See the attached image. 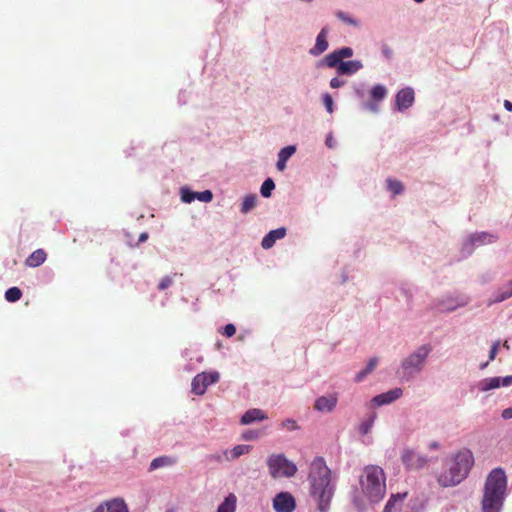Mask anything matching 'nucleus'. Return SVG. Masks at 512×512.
<instances>
[{
	"instance_id": "4468645a",
	"label": "nucleus",
	"mask_w": 512,
	"mask_h": 512,
	"mask_svg": "<svg viewBox=\"0 0 512 512\" xmlns=\"http://www.w3.org/2000/svg\"><path fill=\"white\" fill-rule=\"evenodd\" d=\"M93 512H129L123 499L115 498L99 505Z\"/></svg>"
},
{
	"instance_id": "bb28decb",
	"label": "nucleus",
	"mask_w": 512,
	"mask_h": 512,
	"mask_svg": "<svg viewBox=\"0 0 512 512\" xmlns=\"http://www.w3.org/2000/svg\"><path fill=\"white\" fill-rule=\"evenodd\" d=\"M237 498L234 494H229L218 507L217 512H235Z\"/></svg>"
},
{
	"instance_id": "f8f14e48",
	"label": "nucleus",
	"mask_w": 512,
	"mask_h": 512,
	"mask_svg": "<svg viewBox=\"0 0 512 512\" xmlns=\"http://www.w3.org/2000/svg\"><path fill=\"white\" fill-rule=\"evenodd\" d=\"M273 507L276 512H293L295 500L288 492H280L273 500Z\"/></svg>"
},
{
	"instance_id": "e2e57ef3",
	"label": "nucleus",
	"mask_w": 512,
	"mask_h": 512,
	"mask_svg": "<svg viewBox=\"0 0 512 512\" xmlns=\"http://www.w3.org/2000/svg\"><path fill=\"white\" fill-rule=\"evenodd\" d=\"M416 3H422L424 0H414Z\"/></svg>"
},
{
	"instance_id": "49530a36",
	"label": "nucleus",
	"mask_w": 512,
	"mask_h": 512,
	"mask_svg": "<svg viewBox=\"0 0 512 512\" xmlns=\"http://www.w3.org/2000/svg\"><path fill=\"white\" fill-rule=\"evenodd\" d=\"M401 293L406 297L408 301L412 299L413 293L412 290L408 287H401Z\"/></svg>"
},
{
	"instance_id": "e433bc0d",
	"label": "nucleus",
	"mask_w": 512,
	"mask_h": 512,
	"mask_svg": "<svg viewBox=\"0 0 512 512\" xmlns=\"http://www.w3.org/2000/svg\"><path fill=\"white\" fill-rule=\"evenodd\" d=\"M196 199L201 202H210L213 199V194L210 190H205L202 192H196Z\"/></svg>"
},
{
	"instance_id": "cd10ccee",
	"label": "nucleus",
	"mask_w": 512,
	"mask_h": 512,
	"mask_svg": "<svg viewBox=\"0 0 512 512\" xmlns=\"http://www.w3.org/2000/svg\"><path fill=\"white\" fill-rule=\"evenodd\" d=\"M176 462L175 458L169 456H161L152 460L150 463V470H155L161 467L172 466Z\"/></svg>"
},
{
	"instance_id": "79ce46f5",
	"label": "nucleus",
	"mask_w": 512,
	"mask_h": 512,
	"mask_svg": "<svg viewBox=\"0 0 512 512\" xmlns=\"http://www.w3.org/2000/svg\"><path fill=\"white\" fill-rule=\"evenodd\" d=\"M499 347H500L499 341H496L493 343V345L491 346L490 351H489V361H493L495 359L497 352L499 350Z\"/></svg>"
},
{
	"instance_id": "1a4fd4ad",
	"label": "nucleus",
	"mask_w": 512,
	"mask_h": 512,
	"mask_svg": "<svg viewBox=\"0 0 512 512\" xmlns=\"http://www.w3.org/2000/svg\"><path fill=\"white\" fill-rule=\"evenodd\" d=\"M401 462L408 471H419L428 463L427 456L411 448H404L401 452Z\"/></svg>"
},
{
	"instance_id": "de8ad7c7",
	"label": "nucleus",
	"mask_w": 512,
	"mask_h": 512,
	"mask_svg": "<svg viewBox=\"0 0 512 512\" xmlns=\"http://www.w3.org/2000/svg\"><path fill=\"white\" fill-rule=\"evenodd\" d=\"M344 81L339 79V78H333L331 81H330V86L332 88H339L340 86L344 85Z\"/></svg>"
},
{
	"instance_id": "c85d7f7f",
	"label": "nucleus",
	"mask_w": 512,
	"mask_h": 512,
	"mask_svg": "<svg viewBox=\"0 0 512 512\" xmlns=\"http://www.w3.org/2000/svg\"><path fill=\"white\" fill-rule=\"evenodd\" d=\"M387 88L382 84H377L370 90V97L374 101H383L387 96Z\"/></svg>"
},
{
	"instance_id": "338daca9",
	"label": "nucleus",
	"mask_w": 512,
	"mask_h": 512,
	"mask_svg": "<svg viewBox=\"0 0 512 512\" xmlns=\"http://www.w3.org/2000/svg\"><path fill=\"white\" fill-rule=\"evenodd\" d=\"M0 512H4L3 510H0Z\"/></svg>"
},
{
	"instance_id": "dca6fc26",
	"label": "nucleus",
	"mask_w": 512,
	"mask_h": 512,
	"mask_svg": "<svg viewBox=\"0 0 512 512\" xmlns=\"http://www.w3.org/2000/svg\"><path fill=\"white\" fill-rule=\"evenodd\" d=\"M327 34L328 29L326 27L322 28L320 33L318 34L316 38V43L313 48L310 49V54L312 55H320L328 48V41H327Z\"/></svg>"
},
{
	"instance_id": "f257e3e1",
	"label": "nucleus",
	"mask_w": 512,
	"mask_h": 512,
	"mask_svg": "<svg viewBox=\"0 0 512 512\" xmlns=\"http://www.w3.org/2000/svg\"><path fill=\"white\" fill-rule=\"evenodd\" d=\"M508 496V478L503 468L492 469L483 484L481 512H502Z\"/></svg>"
},
{
	"instance_id": "4be33fe9",
	"label": "nucleus",
	"mask_w": 512,
	"mask_h": 512,
	"mask_svg": "<svg viewBox=\"0 0 512 512\" xmlns=\"http://www.w3.org/2000/svg\"><path fill=\"white\" fill-rule=\"evenodd\" d=\"M406 496V492L392 494L389 500L387 501L383 512H396L397 510H399Z\"/></svg>"
},
{
	"instance_id": "4d7b16f0",
	"label": "nucleus",
	"mask_w": 512,
	"mask_h": 512,
	"mask_svg": "<svg viewBox=\"0 0 512 512\" xmlns=\"http://www.w3.org/2000/svg\"><path fill=\"white\" fill-rule=\"evenodd\" d=\"M338 16H339L341 19H343L344 21L348 22V23L352 22V20H351L350 18H346V17H344V15H343L341 12H340V13H338Z\"/></svg>"
},
{
	"instance_id": "7c9ffc66",
	"label": "nucleus",
	"mask_w": 512,
	"mask_h": 512,
	"mask_svg": "<svg viewBox=\"0 0 512 512\" xmlns=\"http://www.w3.org/2000/svg\"><path fill=\"white\" fill-rule=\"evenodd\" d=\"M256 204H257V196L255 194L247 195L243 199L240 211L243 214H246L249 211H251L252 209H254Z\"/></svg>"
},
{
	"instance_id": "a19ab883",
	"label": "nucleus",
	"mask_w": 512,
	"mask_h": 512,
	"mask_svg": "<svg viewBox=\"0 0 512 512\" xmlns=\"http://www.w3.org/2000/svg\"><path fill=\"white\" fill-rule=\"evenodd\" d=\"M324 105L329 113L333 112V99L329 94H325L323 97Z\"/></svg>"
},
{
	"instance_id": "9b49d317",
	"label": "nucleus",
	"mask_w": 512,
	"mask_h": 512,
	"mask_svg": "<svg viewBox=\"0 0 512 512\" xmlns=\"http://www.w3.org/2000/svg\"><path fill=\"white\" fill-rule=\"evenodd\" d=\"M415 102V92L412 87H405L400 89L395 95L393 109L398 112H405L413 106Z\"/></svg>"
},
{
	"instance_id": "f3484780",
	"label": "nucleus",
	"mask_w": 512,
	"mask_h": 512,
	"mask_svg": "<svg viewBox=\"0 0 512 512\" xmlns=\"http://www.w3.org/2000/svg\"><path fill=\"white\" fill-rule=\"evenodd\" d=\"M512 297V292L507 284L499 287L488 299L487 305L492 306L494 304L501 303Z\"/></svg>"
},
{
	"instance_id": "f03ea898",
	"label": "nucleus",
	"mask_w": 512,
	"mask_h": 512,
	"mask_svg": "<svg viewBox=\"0 0 512 512\" xmlns=\"http://www.w3.org/2000/svg\"><path fill=\"white\" fill-rule=\"evenodd\" d=\"M474 465V455L470 449L464 448L446 460L442 471L437 477L441 487H455L469 475Z\"/></svg>"
},
{
	"instance_id": "aec40b11",
	"label": "nucleus",
	"mask_w": 512,
	"mask_h": 512,
	"mask_svg": "<svg viewBox=\"0 0 512 512\" xmlns=\"http://www.w3.org/2000/svg\"><path fill=\"white\" fill-rule=\"evenodd\" d=\"M265 419H267V415L261 409L253 408L244 413L240 422L243 425H249L255 421H262Z\"/></svg>"
},
{
	"instance_id": "423d86ee",
	"label": "nucleus",
	"mask_w": 512,
	"mask_h": 512,
	"mask_svg": "<svg viewBox=\"0 0 512 512\" xmlns=\"http://www.w3.org/2000/svg\"><path fill=\"white\" fill-rule=\"evenodd\" d=\"M470 301L471 299L468 295L454 292L434 299L430 305V309L440 313H450L468 305Z\"/></svg>"
},
{
	"instance_id": "6e6552de",
	"label": "nucleus",
	"mask_w": 512,
	"mask_h": 512,
	"mask_svg": "<svg viewBox=\"0 0 512 512\" xmlns=\"http://www.w3.org/2000/svg\"><path fill=\"white\" fill-rule=\"evenodd\" d=\"M270 475L272 478L280 476L292 477L297 472L296 465L289 461L284 454H272L267 460Z\"/></svg>"
},
{
	"instance_id": "7ed1b4c3",
	"label": "nucleus",
	"mask_w": 512,
	"mask_h": 512,
	"mask_svg": "<svg viewBox=\"0 0 512 512\" xmlns=\"http://www.w3.org/2000/svg\"><path fill=\"white\" fill-rule=\"evenodd\" d=\"M309 481L311 496L317 501L319 510L325 512L333 495V486L331 471L323 458L317 457L312 461Z\"/></svg>"
},
{
	"instance_id": "c03bdc74",
	"label": "nucleus",
	"mask_w": 512,
	"mask_h": 512,
	"mask_svg": "<svg viewBox=\"0 0 512 512\" xmlns=\"http://www.w3.org/2000/svg\"><path fill=\"white\" fill-rule=\"evenodd\" d=\"M283 427H287L289 430H295L297 429V424L292 419H287L282 423Z\"/></svg>"
},
{
	"instance_id": "69168bd1",
	"label": "nucleus",
	"mask_w": 512,
	"mask_h": 512,
	"mask_svg": "<svg viewBox=\"0 0 512 512\" xmlns=\"http://www.w3.org/2000/svg\"><path fill=\"white\" fill-rule=\"evenodd\" d=\"M167 512H175V511H173V510H170V511H167Z\"/></svg>"
},
{
	"instance_id": "39448f33",
	"label": "nucleus",
	"mask_w": 512,
	"mask_h": 512,
	"mask_svg": "<svg viewBox=\"0 0 512 512\" xmlns=\"http://www.w3.org/2000/svg\"><path fill=\"white\" fill-rule=\"evenodd\" d=\"M360 484L364 495L370 504L380 502L386 493L385 474L379 466H367L360 477Z\"/></svg>"
},
{
	"instance_id": "6ab92c4d",
	"label": "nucleus",
	"mask_w": 512,
	"mask_h": 512,
	"mask_svg": "<svg viewBox=\"0 0 512 512\" xmlns=\"http://www.w3.org/2000/svg\"><path fill=\"white\" fill-rule=\"evenodd\" d=\"M337 402V398L334 395L321 396L315 401V409L320 412H330L333 410Z\"/></svg>"
},
{
	"instance_id": "0e129e2a",
	"label": "nucleus",
	"mask_w": 512,
	"mask_h": 512,
	"mask_svg": "<svg viewBox=\"0 0 512 512\" xmlns=\"http://www.w3.org/2000/svg\"><path fill=\"white\" fill-rule=\"evenodd\" d=\"M353 24H354V26H356V25H357V21H356L355 19H354V21H353Z\"/></svg>"
},
{
	"instance_id": "2f4dec72",
	"label": "nucleus",
	"mask_w": 512,
	"mask_h": 512,
	"mask_svg": "<svg viewBox=\"0 0 512 512\" xmlns=\"http://www.w3.org/2000/svg\"><path fill=\"white\" fill-rule=\"evenodd\" d=\"M387 188L388 190L395 196L399 195L404 191L403 184L396 179L388 178L387 179Z\"/></svg>"
},
{
	"instance_id": "393cba45",
	"label": "nucleus",
	"mask_w": 512,
	"mask_h": 512,
	"mask_svg": "<svg viewBox=\"0 0 512 512\" xmlns=\"http://www.w3.org/2000/svg\"><path fill=\"white\" fill-rule=\"evenodd\" d=\"M499 387V377L484 378L477 383V388L480 392H488Z\"/></svg>"
},
{
	"instance_id": "8fccbe9b",
	"label": "nucleus",
	"mask_w": 512,
	"mask_h": 512,
	"mask_svg": "<svg viewBox=\"0 0 512 512\" xmlns=\"http://www.w3.org/2000/svg\"><path fill=\"white\" fill-rule=\"evenodd\" d=\"M257 433H255L254 431H247L246 433L243 434V438L245 440H254L257 438Z\"/></svg>"
},
{
	"instance_id": "603ef678",
	"label": "nucleus",
	"mask_w": 512,
	"mask_h": 512,
	"mask_svg": "<svg viewBox=\"0 0 512 512\" xmlns=\"http://www.w3.org/2000/svg\"><path fill=\"white\" fill-rule=\"evenodd\" d=\"M363 67L359 60H354V73Z\"/></svg>"
},
{
	"instance_id": "473e14b6",
	"label": "nucleus",
	"mask_w": 512,
	"mask_h": 512,
	"mask_svg": "<svg viewBox=\"0 0 512 512\" xmlns=\"http://www.w3.org/2000/svg\"><path fill=\"white\" fill-rule=\"evenodd\" d=\"M475 243L473 242V240L471 239L470 236H468L462 243V247H461V254L464 258L466 257H469L474 249H475Z\"/></svg>"
},
{
	"instance_id": "09e8293b",
	"label": "nucleus",
	"mask_w": 512,
	"mask_h": 512,
	"mask_svg": "<svg viewBox=\"0 0 512 512\" xmlns=\"http://www.w3.org/2000/svg\"><path fill=\"white\" fill-rule=\"evenodd\" d=\"M354 504L356 505L357 509H358V512H370L372 510V507L369 505H362V504H359V503H355Z\"/></svg>"
},
{
	"instance_id": "680f3d73",
	"label": "nucleus",
	"mask_w": 512,
	"mask_h": 512,
	"mask_svg": "<svg viewBox=\"0 0 512 512\" xmlns=\"http://www.w3.org/2000/svg\"><path fill=\"white\" fill-rule=\"evenodd\" d=\"M506 284H507V286L509 287V289L512 292V279L508 283H506Z\"/></svg>"
},
{
	"instance_id": "a211bd4d",
	"label": "nucleus",
	"mask_w": 512,
	"mask_h": 512,
	"mask_svg": "<svg viewBox=\"0 0 512 512\" xmlns=\"http://www.w3.org/2000/svg\"><path fill=\"white\" fill-rule=\"evenodd\" d=\"M286 235V229L284 227L271 230L263 239L261 242V245L264 249L271 248L276 240L284 238Z\"/></svg>"
},
{
	"instance_id": "ddd939ff",
	"label": "nucleus",
	"mask_w": 512,
	"mask_h": 512,
	"mask_svg": "<svg viewBox=\"0 0 512 512\" xmlns=\"http://www.w3.org/2000/svg\"><path fill=\"white\" fill-rule=\"evenodd\" d=\"M403 395V390L401 388H394L387 392L376 395L372 398L371 402L375 406H383L388 405L399 399Z\"/></svg>"
},
{
	"instance_id": "37998d69",
	"label": "nucleus",
	"mask_w": 512,
	"mask_h": 512,
	"mask_svg": "<svg viewBox=\"0 0 512 512\" xmlns=\"http://www.w3.org/2000/svg\"><path fill=\"white\" fill-rule=\"evenodd\" d=\"M500 387H508L512 385V375L505 376V377H499Z\"/></svg>"
},
{
	"instance_id": "c9c22d12",
	"label": "nucleus",
	"mask_w": 512,
	"mask_h": 512,
	"mask_svg": "<svg viewBox=\"0 0 512 512\" xmlns=\"http://www.w3.org/2000/svg\"><path fill=\"white\" fill-rule=\"evenodd\" d=\"M181 199L185 203H191L196 199V192L190 191L189 189H181Z\"/></svg>"
},
{
	"instance_id": "864d4df0",
	"label": "nucleus",
	"mask_w": 512,
	"mask_h": 512,
	"mask_svg": "<svg viewBox=\"0 0 512 512\" xmlns=\"http://www.w3.org/2000/svg\"><path fill=\"white\" fill-rule=\"evenodd\" d=\"M147 239H148V233L143 232V233L140 234V236H139V242L140 243L145 242Z\"/></svg>"
},
{
	"instance_id": "6e6d98bb",
	"label": "nucleus",
	"mask_w": 512,
	"mask_h": 512,
	"mask_svg": "<svg viewBox=\"0 0 512 512\" xmlns=\"http://www.w3.org/2000/svg\"><path fill=\"white\" fill-rule=\"evenodd\" d=\"M439 447H440V445H439V443H438V442H436V441H433V442H431V443L429 444V449H430V450H436V449H438Z\"/></svg>"
},
{
	"instance_id": "9d476101",
	"label": "nucleus",
	"mask_w": 512,
	"mask_h": 512,
	"mask_svg": "<svg viewBox=\"0 0 512 512\" xmlns=\"http://www.w3.org/2000/svg\"><path fill=\"white\" fill-rule=\"evenodd\" d=\"M219 378L220 375L216 371L197 374L191 383L192 393L195 395H203L210 385L219 381Z\"/></svg>"
},
{
	"instance_id": "13d9d810",
	"label": "nucleus",
	"mask_w": 512,
	"mask_h": 512,
	"mask_svg": "<svg viewBox=\"0 0 512 512\" xmlns=\"http://www.w3.org/2000/svg\"><path fill=\"white\" fill-rule=\"evenodd\" d=\"M490 280H491L490 277H484V276L481 277V283H486V282H489Z\"/></svg>"
},
{
	"instance_id": "72a5a7b5",
	"label": "nucleus",
	"mask_w": 512,
	"mask_h": 512,
	"mask_svg": "<svg viewBox=\"0 0 512 512\" xmlns=\"http://www.w3.org/2000/svg\"><path fill=\"white\" fill-rule=\"evenodd\" d=\"M22 297V291L18 287H11L5 292V299L8 302H16Z\"/></svg>"
},
{
	"instance_id": "bf43d9fd",
	"label": "nucleus",
	"mask_w": 512,
	"mask_h": 512,
	"mask_svg": "<svg viewBox=\"0 0 512 512\" xmlns=\"http://www.w3.org/2000/svg\"><path fill=\"white\" fill-rule=\"evenodd\" d=\"M488 364H489V361H487V362H485V363L480 364V369H481V370H484V369L488 366Z\"/></svg>"
},
{
	"instance_id": "0eeeda50",
	"label": "nucleus",
	"mask_w": 512,
	"mask_h": 512,
	"mask_svg": "<svg viewBox=\"0 0 512 512\" xmlns=\"http://www.w3.org/2000/svg\"><path fill=\"white\" fill-rule=\"evenodd\" d=\"M350 56H352V49L345 47L326 55L318 66L336 68L339 74H349L352 72V61H343V59Z\"/></svg>"
},
{
	"instance_id": "58836bf2",
	"label": "nucleus",
	"mask_w": 512,
	"mask_h": 512,
	"mask_svg": "<svg viewBox=\"0 0 512 512\" xmlns=\"http://www.w3.org/2000/svg\"><path fill=\"white\" fill-rule=\"evenodd\" d=\"M173 283V278L171 276H165L163 277L159 284H158V289L159 290H165L167 289L169 286H171Z\"/></svg>"
},
{
	"instance_id": "ea45409f",
	"label": "nucleus",
	"mask_w": 512,
	"mask_h": 512,
	"mask_svg": "<svg viewBox=\"0 0 512 512\" xmlns=\"http://www.w3.org/2000/svg\"><path fill=\"white\" fill-rule=\"evenodd\" d=\"M236 333V327L233 324H227L223 328L222 334L226 337H232Z\"/></svg>"
},
{
	"instance_id": "20e7f679",
	"label": "nucleus",
	"mask_w": 512,
	"mask_h": 512,
	"mask_svg": "<svg viewBox=\"0 0 512 512\" xmlns=\"http://www.w3.org/2000/svg\"><path fill=\"white\" fill-rule=\"evenodd\" d=\"M432 350L431 344H423L401 360L396 371L401 382L414 380L424 370Z\"/></svg>"
},
{
	"instance_id": "4c0bfd02",
	"label": "nucleus",
	"mask_w": 512,
	"mask_h": 512,
	"mask_svg": "<svg viewBox=\"0 0 512 512\" xmlns=\"http://www.w3.org/2000/svg\"><path fill=\"white\" fill-rule=\"evenodd\" d=\"M364 108L373 113H378L380 111L379 101H368L364 104Z\"/></svg>"
},
{
	"instance_id": "f704fd0d",
	"label": "nucleus",
	"mask_w": 512,
	"mask_h": 512,
	"mask_svg": "<svg viewBox=\"0 0 512 512\" xmlns=\"http://www.w3.org/2000/svg\"><path fill=\"white\" fill-rule=\"evenodd\" d=\"M275 188V183L271 178H267L260 189L261 195L265 198H268L271 196L272 190Z\"/></svg>"
},
{
	"instance_id": "5fc2aeb1",
	"label": "nucleus",
	"mask_w": 512,
	"mask_h": 512,
	"mask_svg": "<svg viewBox=\"0 0 512 512\" xmlns=\"http://www.w3.org/2000/svg\"><path fill=\"white\" fill-rule=\"evenodd\" d=\"M504 107L507 111H512V102H510L509 100H505L504 101Z\"/></svg>"
},
{
	"instance_id": "052dcab7",
	"label": "nucleus",
	"mask_w": 512,
	"mask_h": 512,
	"mask_svg": "<svg viewBox=\"0 0 512 512\" xmlns=\"http://www.w3.org/2000/svg\"><path fill=\"white\" fill-rule=\"evenodd\" d=\"M331 143H332V140H331V138H330V137H328V138L326 139V144H327L329 147H332V144H331Z\"/></svg>"
},
{
	"instance_id": "2eb2a0df",
	"label": "nucleus",
	"mask_w": 512,
	"mask_h": 512,
	"mask_svg": "<svg viewBox=\"0 0 512 512\" xmlns=\"http://www.w3.org/2000/svg\"><path fill=\"white\" fill-rule=\"evenodd\" d=\"M376 417H377L376 412H374V411L370 412L369 415L364 420H362V422L359 425V433L362 436H366L365 438L362 439V442L365 445H370L373 442V438L371 436H367V435L370 433V431L374 425V422L376 420Z\"/></svg>"
},
{
	"instance_id": "b1692460",
	"label": "nucleus",
	"mask_w": 512,
	"mask_h": 512,
	"mask_svg": "<svg viewBox=\"0 0 512 512\" xmlns=\"http://www.w3.org/2000/svg\"><path fill=\"white\" fill-rule=\"evenodd\" d=\"M469 236L475 243V247L490 244L496 241V237L488 232H476L470 234Z\"/></svg>"
},
{
	"instance_id": "5701e85b",
	"label": "nucleus",
	"mask_w": 512,
	"mask_h": 512,
	"mask_svg": "<svg viewBox=\"0 0 512 512\" xmlns=\"http://www.w3.org/2000/svg\"><path fill=\"white\" fill-rule=\"evenodd\" d=\"M295 151V146H287L280 150L278 153V161L276 163L279 171H283L286 168V162L295 153Z\"/></svg>"
},
{
	"instance_id": "412c9836",
	"label": "nucleus",
	"mask_w": 512,
	"mask_h": 512,
	"mask_svg": "<svg viewBox=\"0 0 512 512\" xmlns=\"http://www.w3.org/2000/svg\"><path fill=\"white\" fill-rule=\"evenodd\" d=\"M47 259V253L44 249H37L33 251L25 260V265L28 267H38L43 264Z\"/></svg>"
},
{
	"instance_id": "a878e982",
	"label": "nucleus",
	"mask_w": 512,
	"mask_h": 512,
	"mask_svg": "<svg viewBox=\"0 0 512 512\" xmlns=\"http://www.w3.org/2000/svg\"><path fill=\"white\" fill-rule=\"evenodd\" d=\"M378 361L379 360L377 357L370 358L366 367L356 374V376L354 377V381H363L366 378V376L369 375L376 368V366L378 365Z\"/></svg>"
},
{
	"instance_id": "3c124183",
	"label": "nucleus",
	"mask_w": 512,
	"mask_h": 512,
	"mask_svg": "<svg viewBox=\"0 0 512 512\" xmlns=\"http://www.w3.org/2000/svg\"><path fill=\"white\" fill-rule=\"evenodd\" d=\"M382 53L388 58L390 59L392 57V50L388 47V46H384L382 48Z\"/></svg>"
},
{
	"instance_id": "a18cd8bd",
	"label": "nucleus",
	"mask_w": 512,
	"mask_h": 512,
	"mask_svg": "<svg viewBox=\"0 0 512 512\" xmlns=\"http://www.w3.org/2000/svg\"><path fill=\"white\" fill-rule=\"evenodd\" d=\"M501 417L504 420L512 419V406L504 409L501 413Z\"/></svg>"
},
{
	"instance_id": "c756f323",
	"label": "nucleus",
	"mask_w": 512,
	"mask_h": 512,
	"mask_svg": "<svg viewBox=\"0 0 512 512\" xmlns=\"http://www.w3.org/2000/svg\"><path fill=\"white\" fill-rule=\"evenodd\" d=\"M250 451V446L248 445H237L229 452H225L226 459L228 460H234L238 457H240L243 454H246Z\"/></svg>"
}]
</instances>
